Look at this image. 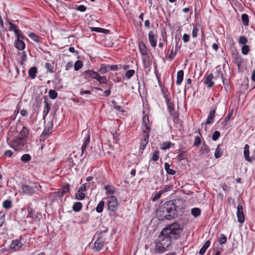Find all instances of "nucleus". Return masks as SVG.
I'll return each mask as SVG.
<instances>
[{
    "label": "nucleus",
    "mask_w": 255,
    "mask_h": 255,
    "mask_svg": "<svg viewBox=\"0 0 255 255\" xmlns=\"http://www.w3.org/2000/svg\"><path fill=\"white\" fill-rule=\"evenodd\" d=\"M181 226L178 223L172 224L162 230L156 243L155 251L158 253H163L167 250L170 245L171 239H175L179 236Z\"/></svg>",
    "instance_id": "nucleus-1"
},
{
    "label": "nucleus",
    "mask_w": 255,
    "mask_h": 255,
    "mask_svg": "<svg viewBox=\"0 0 255 255\" xmlns=\"http://www.w3.org/2000/svg\"><path fill=\"white\" fill-rule=\"evenodd\" d=\"M143 124L142 126V131L140 135L139 151L142 153L148 142L150 127L148 117L145 115L142 118Z\"/></svg>",
    "instance_id": "nucleus-2"
},
{
    "label": "nucleus",
    "mask_w": 255,
    "mask_h": 255,
    "mask_svg": "<svg viewBox=\"0 0 255 255\" xmlns=\"http://www.w3.org/2000/svg\"><path fill=\"white\" fill-rule=\"evenodd\" d=\"M107 200L108 209L109 211L110 214L111 215H115L118 207V202L117 198L115 196H110L107 197Z\"/></svg>",
    "instance_id": "nucleus-3"
},
{
    "label": "nucleus",
    "mask_w": 255,
    "mask_h": 255,
    "mask_svg": "<svg viewBox=\"0 0 255 255\" xmlns=\"http://www.w3.org/2000/svg\"><path fill=\"white\" fill-rule=\"evenodd\" d=\"M34 188L40 190L41 186L40 185H35L34 187H33L27 184H24L21 186L20 193L22 195L31 196L35 193Z\"/></svg>",
    "instance_id": "nucleus-4"
},
{
    "label": "nucleus",
    "mask_w": 255,
    "mask_h": 255,
    "mask_svg": "<svg viewBox=\"0 0 255 255\" xmlns=\"http://www.w3.org/2000/svg\"><path fill=\"white\" fill-rule=\"evenodd\" d=\"M165 208H170L167 210L168 216H167V220H171L176 216V207L172 201H169L164 204Z\"/></svg>",
    "instance_id": "nucleus-5"
},
{
    "label": "nucleus",
    "mask_w": 255,
    "mask_h": 255,
    "mask_svg": "<svg viewBox=\"0 0 255 255\" xmlns=\"http://www.w3.org/2000/svg\"><path fill=\"white\" fill-rule=\"evenodd\" d=\"M25 142L26 140L25 139L17 136L11 142L10 146L16 151H19L23 148Z\"/></svg>",
    "instance_id": "nucleus-6"
},
{
    "label": "nucleus",
    "mask_w": 255,
    "mask_h": 255,
    "mask_svg": "<svg viewBox=\"0 0 255 255\" xmlns=\"http://www.w3.org/2000/svg\"><path fill=\"white\" fill-rule=\"evenodd\" d=\"M169 208H165L164 204L160 207L156 211V216L158 217V219L161 221H163L165 219L167 220V216H168V214H167V211L166 210Z\"/></svg>",
    "instance_id": "nucleus-7"
},
{
    "label": "nucleus",
    "mask_w": 255,
    "mask_h": 255,
    "mask_svg": "<svg viewBox=\"0 0 255 255\" xmlns=\"http://www.w3.org/2000/svg\"><path fill=\"white\" fill-rule=\"evenodd\" d=\"M249 147L250 146L248 144H246L245 145L244 155L247 161L249 162H252L254 160H255V148L254 153H252L251 156H250Z\"/></svg>",
    "instance_id": "nucleus-8"
},
{
    "label": "nucleus",
    "mask_w": 255,
    "mask_h": 255,
    "mask_svg": "<svg viewBox=\"0 0 255 255\" xmlns=\"http://www.w3.org/2000/svg\"><path fill=\"white\" fill-rule=\"evenodd\" d=\"M24 244L21 242V240H13L10 245V249L13 250L14 251L21 250Z\"/></svg>",
    "instance_id": "nucleus-9"
},
{
    "label": "nucleus",
    "mask_w": 255,
    "mask_h": 255,
    "mask_svg": "<svg viewBox=\"0 0 255 255\" xmlns=\"http://www.w3.org/2000/svg\"><path fill=\"white\" fill-rule=\"evenodd\" d=\"M157 35L153 31H150L148 33V39L151 46L155 48L157 45Z\"/></svg>",
    "instance_id": "nucleus-10"
},
{
    "label": "nucleus",
    "mask_w": 255,
    "mask_h": 255,
    "mask_svg": "<svg viewBox=\"0 0 255 255\" xmlns=\"http://www.w3.org/2000/svg\"><path fill=\"white\" fill-rule=\"evenodd\" d=\"M237 215L238 222L240 223H243L245 221V216L243 212V207L241 205H239L237 206Z\"/></svg>",
    "instance_id": "nucleus-11"
},
{
    "label": "nucleus",
    "mask_w": 255,
    "mask_h": 255,
    "mask_svg": "<svg viewBox=\"0 0 255 255\" xmlns=\"http://www.w3.org/2000/svg\"><path fill=\"white\" fill-rule=\"evenodd\" d=\"M104 244V240L102 238H98L95 242L93 249L97 251H100L103 248Z\"/></svg>",
    "instance_id": "nucleus-12"
},
{
    "label": "nucleus",
    "mask_w": 255,
    "mask_h": 255,
    "mask_svg": "<svg viewBox=\"0 0 255 255\" xmlns=\"http://www.w3.org/2000/svg\"><path fill=\"white\" fill-rule=\"evenodd\" d=\"M90 140V133L87 131L85 134V140L82 146V154H83L84 151L87 148V145L89 144Z\"/></svg>",
    "instance_id": "nucleus-13"
},
{
    "label": "nucleus",
    "mask_w": 255,
    "mask_h": 255,
    "mask_svg": "<svg viewBox=\"0 0 255 255\" xmlns=\"http://www.w3.org/2000/svg\"><path fill=\"white\" fill-rule=\"evenodd\" d=\"M138 48L139 52L142 56H147V49L143 42H140L138 43Z\"/></svg>",
    "instance_id": "nucleus-14"
},
{
    "label": "nucleus",
    "mask_w": 255,
    "mask_h": 255,
    "mask_svg": "<svg viewBox=\"0 0 255 255\" xmlns=\"http://www.w3.org/2000/svg\"><path fill=\"white\" fill-rule=\"evenodd\" d=\"M98 74V73L97 72H95L92 70H88L86 71L84 73V75L85 76L86 78H89L94 79H96Z\"/></svg>",
    "instance_id": "nucleus-15"
},
{
    "label": "nucleus",
    "mask_w": 255,
    "mask_h": 255,
    "mask_svg": "<svg viewBox=\"0 0 255 255\" xmlns=\"http://www.w3.org/2000/svg\"><path fill=\"white\" fill-rule=\"evenodd\" d=\"M14 45L15 48L19 50H22L25 47V44L23 41V39L16 40L14 43Z\"/></svg>",
    "instance_id": "nucleus-16"
},
{
    "label": "nucleus",
    "mask_w": 255,
    "mask_h": 255,
    "mask_svg": "<svg viewBox=\"0 0 255 255\" xmlns=\"http://www.w3.org/2000/svg\"><path fill=\"white\" fill-rule=\"evenodd\" d=\"M213 78V76L212 74H210L207 76L205 81L204 82V84L207 85L208 88H211L214 85V82L212 81V79Z\"/></svg>",
    "instance_id": "nucleus-17"
},
{
    "label": "nucleus",
    "mask_w": 255,
    "mask_h": 255,
    "mask_svg": "<svg viewBox=\"0 0 255 255\" xmlns=\"http://www.w3.org/2000/svg\"><path fill=\"white\" fill-rule=\"evenodd\" d=\"M166 104L170 115L174 116L175 114V110L173 104L170 101L167 100Z\"/></svg>",
    "instance_id": "nucleus-18"
},
{
    "label": "nucleus",
    "mask_w": 255,
    "mask_h": 255,
    "mask_svg": "<svg viewBox=\"0 0 255 255\" xmlns=\"http://www.w3.org/2000/svg\"><path fill=\"white\" fill-rule=\"evenodd\" d=\"M176 55V52L174 50V47H173V46H172V48L170 52V54L169 55H167L165 56V58L166 60L171 61L174 59Z\"/></svg>",
    "instance_id": "nucleus-19"
},
{
    "label": "nucleus",
    "mask_w": 255,
    "mask_h": 255,
    "mask_svg": "<svg viewBox=\"0 0 255 255\" xmlns=\"http://www.w3.org/2000/svg\"><path fill=\"white\" fill-rule=\"evenodd\" d=\"M183 77H184V72L183 70H179L177 72V81H176V84L178 85H179L182 83L183 80Z\"/></svg>",
    "instance_id": "nucleus-20"
},
{
    "label": "nucleus",
    "mask_w": 255,
    "mask_h": 255,
    "mask_svg": "<svg viewBox=\"0 0 255 255\" xmlns=\"http://www.w3.org/2000/svg\"><path fill=\"white\" fill-rule=\"evenodd\" d=\"M215 113L216 111L215 110H212L210 111L209 115L207 118L206 124H210L213 122Z\"/></svg>",
    "instance_id": "nucleus-21"
},
{
    "label": "nucleus",
    "mask_w": 255,
    "mask_h": 255,
    "mask_svg": "<svg viewBox=\"0 0 255 255\" xmlns=\"http://www.w3.org/2000/svg\"><path fill=\"white\" fill-rule=\"evenodd\" d=\"M37 72V68L35 67H31L28 70V75L31 79H34Z\"/></svg>",
    "instance_id": "nucleus-22"
},
{
    "label": "nucleus",
    "mask_w": 255,
    "mask_h": 255,
    "mask_svg": "<svg viewBox=\"0 0 255 255\" xmlns=\"http://www.w3.org/2000/svg\"><path fill=\"white\" fill-rule=\"evenodd\" d=\"M50 110V105L46 101H44V108L43 110V117H46Z\"/></svg>",
    "instance_id": "nucleus-23"
},
{
    "label": "nucleus",
    "mask_w": 255,
    "mask_h": 255,
    "mask_svg": "<svg viewBox=\"0 0 255 255\" xmlns=\"http://www.w3.org/2000/svg\"><path fill=\"white\" fill-rule=\"evenodd\" d=\"M164 167H165V169L166 171L167 172V173L168 174H170V175H174L175 174V173H176L175 170H174L172 169H171L170 168V165L168 163H167V162L165 163Z\"/></svg>",
    "instance_id": "nucleus-24"
},
{
    "label": "nucleus",
    "mask_w": 255,
    "mask_h": 255,
    "mask_svg": "<svg viewBox=\"0 0 255 255\" xmlns=\"http://www.w3.org/2000/svg\"><path fill=\"white\" fill-rule=\"evenodd\" d=\"M104 206V201L103 200L101 201L97 206L96 208V211L99 213L102 212L103 211Z\"/></svg>",
    "instance_id": "nucleus-25"
},
{
    "label": "nucleus",
    "mask_w": 255,
    "mask_h": 255,
    "mask_svg": "<svg viewBox=\"0 0 255 255\" xmlns=\"http://www.w3.org/2000/svg\"><path fill=\"white\" fill-rule=\"evenodd\" d=\"M28 133H29L28 128L25 127H23L22 130L20 131V134L21 135L20 137L25 139V138L28 136Z\"/></svg>",
    "instance_id": "nucleus-26"
},
{
    "label": "nucleus",
    "mask_w": 255,
    "mask_h": 255,
    "mask_svg": "<svg viewBox=\"0 0 255 255\" xmlns=\"http://www.w3.org/2000/svg\"><path fill=\"white\" fill-rule=\"evenodd\" d=\"M100 84H107L108 80L105 76H101L99 74H98L96 79Z\"/></svg>",
    "instance_id": "nucleus-27"
},
{
    "label": "nucleus",
    "mask_w": 255,
    "mask_h": 255,
    "mask_svg": "<svg viewBox=\"0 0 255 255\" xmlns=\"http://www.w3.org/2000/svg\"><path fill=\"white\" fill-rule=\"evenodd\" d=\"M104 188L106 190V194H113L115 192V188L113 186L106 185Z\"/></svg>",
    "instance_id": "nucleus-28"
},
{
    "label": "nucleus",
    "mask_w": 255,
    "mask_h": 255,
    "mask_svg": "<svg viewBox=\"0 0 255 255\" xmlns=\"http://www.w3.org/2000/svg\"><path fill=\"white\" fill-rule=\"evenodd\" d=\"M82 207V203L80 202H76L75 203H74V204L72 208H73V210L74 211L78 212L81 210Z\"/></svg>",
    "instance_id": "nucleus-29"
},
{
    "label": "nucleus",
    "mask_w": 255,
    "mask_h": 255,
    "mask_svg": "<svg viewBox=\"0 0 255 255\" xmlns=\"http://www.w3.org/2000/svg\"><path fill=\"white\" fill-rule=\"evenodd\" d=\"M29 37L30 39L36 42L40 41V38L33 32H31L29 34Z\"/></svg>",
    "instance_id": "nucleus-30"
},
{
    "label": "nucleus",
    "mask_w": 255,
    "mask_h": 255,
    "mask_svg": "<svg viewBox=\"0 0 255 255\" xmlns=\"http://www.w3.org/2000/svg\"><path fill=\"white\" fill-rule=\"evenodd\" d=\"M191 214L194 217H198L201 214V210L199 208H194L191 210Z\"/></svg>",
    "instance_id": "nucleus-31"
},
{
    "label": "nucleus",
    "mask_w": 255,
    "mask_h": 255,
    "mask_svg": "<svg viewBox=\"0 0 255 255\" xmlns=\"http://www.w3.org/2000/svg\"><path fill=\"white\" fill-rule=\"evenodd\" d=\"M223 154L222 151L219 145H218L215 150L214 156L216 158H218L222 156Z\"/></svg>",
    "instance_id": "nucleus-32"
},
{
    "label": "nucleus",
    "mask_w": 255,
    "mask_h": 255,
    "mask_svg": "<svg viewBox=\"0 0 255 255\" xmlns=\"http://www.w3.org/2000/svg\"><path fill=\"white\" fill-rule=\"evenodd\" d=\"M242 20L244 25L247 26L249 24V16L248 14L244 13L242 15Z\"/></svg>",
    "instance_id": "nucleus-33"
},
{
    "label": "nucleus",
    "mask_w": 255,
    "mask_h": 255,
    "mask_svg": "<svg viewBox=\"0 0 255 255\" xmlns=\"http://www.w3.org/2000/svg\"><path fill=\"white\" fill-rule=\"evenodd\" d=\"M49 97L52 99H55L58 96L57 92L54 90H50L48 92Z\"/></svg>",
    "instance_id": "nucleus-34"
},
{
    "label": "nucleus",
    "mask_w": 255,
    "mask_h": 255,
    "mask_svg": "<svg viewBox=\"0 0 255 255\" xmlns=\"http://www.w3.org/2000/svg\"><path fill=\"white\" fill-rule=\"evenodd\" d=\"M11 204H12V203L10 200H6L3 202L2 207L6 209H8L11 208Z\"/></svg>",
    "instance_id": "nucleus-35"
},
{
    "label": "nucleus",
    "mask_w": 255,
    "mask_h": 255,
    "mask_svg": "<svg viewBox=\"0 0 255 255\" xmlns=\"http://www.w3.org/2000/svg\"><path fill=\"white\" fill-rule=\"evenodd\" d=\"M14 34H15V36H16V40H18V39H24V37H23V35L22 34V32H21V31L18 29V30H16L15 32H14Z\"/></svg>",
    "instance_id": "nucleus-36"
},
{
    "label": "nucleus",
    "mask_w": 255,
    "mask_h": 255,
    "mask_svg": "<svg viewBox=\"0 0 255 255\" xmlns=\"http://www.w3.org/2000/svg\"><path fill=\"white\" fill-rule=\"evenodd\" d=\"M85 194L83 193L82 192H80L78 191V192L75 194V198L77 200H82L85 198Z\"/></svg>",
    "instance_id": "nucleus-37"
},
{
    "label": "nucleus",
    "mask_w": 255,
    "mask_h": 255,
    "mask_svg": "<svg viewBox=\"0 0 255 255\" xmlns=\"http://www.w3.org/2000/svg\"><path fill=\"white\" fill-rule=\"evenodd\" d=\"M31 156L29 154H24L21 157V160L25 163L28 162L31 160Z\"/></svg>",
    "instance_id": "nucleus-38"
},
{
    "label": "nucleus",
    "mask_w": 255,
    "mask_h": 255,
    "mask_svg": "<svg viewBox=\"0 0 255 255\" xmlns=\"http://www.w3.org/2000/svg\"><path fill=\"white\" fill-rule=\"evenodd\" d=\"M218 242L220 245H223L227 242V237L224 234H221L218 239Z\"/></svg>",
    "instance_id": "nucleus-39"
},
{
    "label": "nucleus",
    "mask_w": 255,
    "mask_h": 255,
    "mask_svg": "<svg viewBox=\"0 0 255 255\" xmlns=\"http://www.w3.org/2000/svg\"><path fill=\"white\" fill-rule=\"evenodd\" d=\"M90 29L91 31H95L97 32L105 33L106 29L100 27H90Z\"/></svg>",
    "instance_id": "nucleus-40"
},
{
    "label": "nucleus",
    "mask_w": 255,
    "mask_h": 255,
    "mask_svg": "<svg viewBox=\"0 0 255 255\" xmlns=\"http://www.w3.org/2000/svg\"><path fill=\"white\" fill-rule=\"evenodd\" d=\"M83 66V63L81 61L77 60L74 64V70L75 71H78Z\"/></svg>",
    "instance_id": "nucleus-41"
},
{
    "label": "nucleus",
    "mask_w": 255,
    "mask_h": 255,
    "mask_svg": "<svg viewBox=\"0 0 255 255\" xmlns=\"http://www.w3.org/2000/svg\"><path fill=\"white\" fill-rule=\"evenodd\" d=\"M110 65H102L99 71L102 74H105L110 70Z\"/></svg>",
    "instance_id": "nucleus-42"
},
{
    "label": "nucleus",
    "mask_w": 255,
    "mask_h": 255,
    "mask_svg": "<svg viewBox=\"0 0 255 255\" xmlns=\"http://www.w3.org/2000/svg\"><path fill=\"white\" fill-rule=\"evenodd\" d=\"M232 113L228 114L227 117L225 118L224 121L222 123V126L223 127H225L227 126L228 122L230 121L231 117L232 116Z\"/></svg>",
    "instance_id": "nucleus-43"
},
{
    "label": "nucleus",
    "mask_w": 255,
    "mask_h": 255,
    "mask_svg": "<svg viewBox=\"0 0 255 255\" xmlns=\"http://www.w3.org/2000/svg\"><path fill=\"white\" fill-rule=\"evenodd\" d=\"M45 68L47 69V71L50 73H53V64L46 62L45 65Z\"/></svg>",
    "instance_id": "nucleus-44"
},
{
    "label": "nucleus",
    "mask_w": 255,
    "mask_h": 255,
    "mask_svg": "<svg viewBox=\"0 0 255 255\" xmlns=\"http://www.w3.org/2000/svg\"><path fill=\"white\" fill-rule=\"evenodd\" d=\"M135 73V71L134 70L131 69L128 70L125 74V77L127 78L128 79L130 78Z\"/></svg>",
    "instance_id": "nucleus-45"
},
{
    "label": "nucleus",
    "mask_w": 255,
    "mask_h": 255,
    "mask_svg": "<svg viewBox=\"0 0 255 255\" xmlns=\"http://www.w3.org/2000/svg\"><path fill=\"white\" fill-rule=\"evenodd\" d=\"M171 146V143L170 142H163L161 146V148L162 150H166L169 148Z\"/></svg>",
    "instance_id": "nucleus-46"
},
{
    "label": "nucleus",
    "mask_w": 255,
    "mask_h": 255,
    "mask_svg": "<svg viewBox=\"0 0 255 255\" xmlns=\"http://www.w3.org/2000/svg\"><path fill=\"white\" fill-rule=\"evenodd\" d=\"M199 29L196 25L193 26V28L192 31V36L193 38H196L198 35Z\"/></svg>",
    "instance_id": "nucleus-47"
},
{
    "label": "nucleus",
    "mask_w": 255,
    "mask_h": 255,
    "mask_svg": "<svg viewBox=\"0 0 255 255\" xmlns=\"http://www.w3.org/2000/svg\"><path fill=\"white\" fill-rule=\"evenodd\" d=\"M201 143V138L199 136H196L195 137L193 145L195 146H198Z\"/></svg>",
    "instance_id": "nucleus-48"
},
{
    "label": "nucleus",
    "mask_w": 255,
    "mask_h": 255,
    "mask_svg": "<svg viewBox=\"0 0 255 255\" xmlns=\"http://www.w3.org/2000/svg\"><path fill=\"white\" fill-rule=\"evenodd\" d=\"M8 24L9 25L8 28L9 31H13V32H14L16 30L18 29V28L17 27V26L15 24L11 22H9Z\"/></svg>",
    "instance_id": "nucleus-49"
},
{
    "label": "nucleus",
    "mask_w": 255,
    "mask_h": 255,
    "mask_svg": "<svg viewBox=\"0 0 255 255\" xmlns=\"http://www.w3.org/2000/svg\"><path fill=\"white\" fill-rule=\"evenodd\" d=\"M200 152L202 153H208L209 152V148L206 144H203L200 149Z\"/></svg>",
    "instance_id": "nucleus-50"
},
{
    "label": "nucleus",
    "mask_w": 255,
    "mask_h": 255,
    "mask_svg": "<svg viewBox=\"0 0 255 255\" xmlns=\"http://www.w3.org/2000/svg\"><path fill=\"white\" fill-rule=\"evenodd\" d=\"M249 51V46L247 45H243L242 47V53L244 55H247Z\"/></svg>",
    "instance_id": "nucleus-51"
},
{
    "label": "nucleus",
    "mask_w": 255,
    "mask_h": 255,
    "mask_svg": "<svg viewBox=\"0 0 255 255\" xmlns=\"http://www.w3.org/2000/svg\"><path fill=\"white\" fill-rule=\"evenodd\" d=\"M220 135V133L219 131H215L212 136V138L214 141L217 140Z\"/></svg>",
    "instance_id": "nucleus-52"
},
{
    "label": "nucleus",
    "mask_w": 255,
    "mask_h": 255,
    "mask_svg": "<svg viewBox=\"0 0 255 255\" xmlns=\"http://www.w3.org/2000/svg\"><path fill=\"white\" fill-rule=\"evenodd\" d=\"M247 41V39L245 36H242L239 37V42L241 44L246 45Z\"/></svg>",
    "instance_id": "nucleus-53"
},
{
    "label": "nucleus",
    "mask_w": 255,
    "mask_h": 255,
    "mask_svg": "<svg viewBox=\"0 0 255 255\" xmlns=\"http://www.w3.org/2000/svg\"><path fill=\"white\" fill-rule=\"evenodd\" d=\"M158 159H159V152L157 151H155L153 152V154H152V159L153 161H156L158 160Z\"/></svg>",
    "instance_id": "nucleus-54"
},
{
    "label": "nucleus",
    "mask_w": 255,
    "mask_h": 255,
    "mask_svg": "<svg viewBox=\"0 0 255 255\" xmlns=\"http://www.w3.org/2000/svg\"><path fill=\"white\" fill-rule=\"evenodd\" d=\"M182 39L184 43H187L190 40V36L187 34H184Z\"/></svg>",
    "instance_id": "nucleus-55"
},
{
    "label": "nucleus",
    "mask_w": 255,
    "mask_h": 255,
    "mask_svg": "<svg viewBox=\"0 0 255 255\" xmlns=\"http://www.w3.org/2000/svg\"><path fill=\"white\" fill-rule=\"evenodd\" d=\"M76 9L79 11L84 12L87 9V7L84 5H80L78 6Z\"/></svg>",
    "instance_id": "nucleus-56"
},
{
    "label": "nucleus",
    "mask_w": 255,
    "mask_h": 255,
    "mask_svg": "<svg viewBox=\"0 0 255 255\" xmlns=\"http://www.w3.org/2000/svg\"><path fill=\"white\" fill-rule=\"evenodd\" d=\"M3 154L7 157H11L13 154V152L10 150H6L4 152Z\"/></svg>",
    "instance_id": "nucleus-57"
},
{
    "label": "nucleus",
    "mask_w": 255,
    "mask_h": 255,
    "mask_svg": "<svg viewBox=\"0 0 255 255\" xmlns=\"http://www.w3.org/2000/svg\"><path fill=\"white\" fill-rule=\"evenodd\" d=\"M20 114L22 117H27L28 116V113L26 110L25 109H22L20 111Z\"/></svg>",
    "instance_id": "nucleus-58"
},
{
    "label": "nucleus",
    "mask_w": 255,
    "mask_h": 255,
    "mask_svg": "<svg viewBox=\"0 0 255 255\" xmlns=\"http://www.w3.org/2000/svg\"><path fill=\"white\" fill-rule=\"evenodd\" d=\"M33 211L32 209H28V212L27 215V218H33Z\"/></svg>",
    "instance_id": "nucleus-59"
},
{
    "label": "nucleus",
    "mask_w": 255,
    "mask_h": 255,
    "mask_svg": "<svg viewBox=\"0 0 255 255\" xmlns=\"http://www.w3.org/2000/svg\"><path fill=\"white\" fill-rule=\"evenodd\" d=\"M241 63H242V60H241V59L240 58V57H236L235 63L237 64V65L239 67H240L241 66Z\"/></svg>",
    "instance_id": "nucleus-60"
},
{
    "label": "nucleus",
    "mask_w": 255,
    "mask_h": 255,
    "mask_svg": "<svg viewBox=\"0 0 255 255\" xmlns=\"http://www.w3.org/2000/svg\"><path fill=\"white\" fill-rule=\"evenodd\" d=\"M162 194L163 191H161V190L159 191L158 192H156V194L154 196V200L159 198Z\"/></svg>",
    "instance_id": "nucleus-61"
},
{
    "label": "nucleus",
    "mask_w": 255,
    "mask_h": 255,
    "mask_svg": "<svg viewBox=\"0 0 255 255\" xmlns=\"http://www.w3.org/2000/svg\"><path fill=\"white\" fill-rule=\"evenodd\" d=\"M86 187L85 184H83L79 188L78 191L83 192L86 190Z\"/></svg>",
    "instance_id": "nucleus-62"
},
{
    "label": "nucleus",
    "mask_w": 255,
    "mask_h": 255,
    "mask_svg": "<svg viewBox=\"0 0 255 255\" xmlns=\"http://www.w3.org/2000/svg\"><path fill=\"white\" fill-rule=\"evenodd\" d=\"M206 250L207 249L203 246L200 250L199 253L200 255H203L205 254Z\"/></svg>",
    "instance_id": "nucleus-63"
},
{
    "label": "nucleus",
    "mask_w": 255,
    "mask_h": 255,
    "mask_svg": "<svg viewBox=\"0 0 255 255\" xmlns=\"http://www.w3.org/2000/svg\"><path fill=\"white\" fill-rule=\"evenodd\" d=\"M73 64L71 62H68L66 65V70H68L70 68H72Z\"/></svg>",
    "instance_id": "nucleus-64"
}]
</instances>
